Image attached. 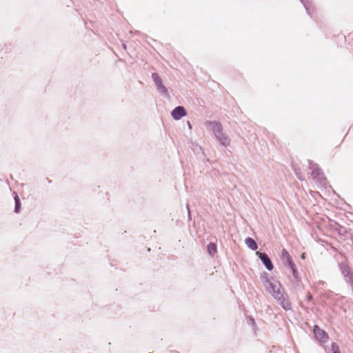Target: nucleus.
Segmentation results:
<instances>
[{"label":"nucleus","mask_w":353,"mask_h":353,"mask_svg":"<svg viewBox=\"0 0 353 353\" xmlns=\"http://www.w3.org/2000/svg\"><path fill=\"white\" fill-rule=\"evenodd\" d=\"M264 286L266 290L275 299L279 300L283 297L281 286L279 282L272 281L267 278L265 279Z\"/></svg>","instance_id":"nucleus-1"},{"label":"nucleus","mask_w":353,"mask_h":353,"mask_svg":"<svg viewBox=\"0 0 353 353\" xmlns=\"http://www.w3.org/2000/svg\"><path fill=\"white\" fill-rule=\"evenodd\" d=\"M281 257L283 261H286L288 266L290 268V269L292 271L293 276H294V278L296 279L298 277V272L296 269L295 264L293 262L290 253L285 249H283L281 251Z\"/></svg>","instance_id":"nucleus-2"},{"label":"nucleus","mask_w":353,"mask_h":353,"mask_svg":"<svg viewBox=\"0 0 353 353\" xmlns=\"http://www.w3.org/2000/svg\"><path fill=\"white\" fill-rule=\"evenodd\" d=\"M314 333L316 339L321 343H325L328 339L327 334L317 325L314 327Z\"/></svg>","instance_id":"nucleus-3"},{"label":"nucleus","mask_w":353,"mask_h":353,"mask_svg":"<svg viewBox=\"0 0 353 353\" xmlns=\"http://www.w3.org/2000/svg\"><path fill=\"white\" fill-rule=\"evenodd\" d=\"M340 268L346 280L347 281H353V273L350 266L347 263H342L340 264Z\"/></svg>","instance_id":"nucleus-4"},{"label":"nucleus","mask_w":353,"mask_h":353,"mask_svg":"<svg viewBox=\"0 0 353 353\" xmlns=\"http://www.w3.org/2000/svg\"><path fill=\"white\" fill-rule=\"evenodd\" d=\"M256 254L259 257V259L262 261L263 263L265 266V268L268 270H272L274 268V266L272 263L271 260L268 257V254L265 253H262L259 251L256 252Z\"/></svg>","instance_id":"nucleus-5"},{"label":"nucleus","mask_w":353,"mask_h":353,"mask_svg":"<svg viewBox=\"0 0 353 353\" xmlns=\"http://www.w3.org/2000/svg\"><path fill=\"white\" fill-rule=\"evenodd\" d=\"M186 115L185 110L182 106H178L174 108L172 112V116L176 120L180 119L181 117Z\"/></svg>","instance_id":"nucleus-6"},{"label":"nucleus","mask_w":353,"mask_h":353,"mask_svg":"<svg viewBox=\"0 0 353 353\" xmlns=\"http://www.w3.org/2000/svg\"><path fill=\"white\" fill-rule=\"evenodd\" d=\"M210 124L212 126V129L216 137L220 135H223V128L220 123L214 121L211 122Z\"/></svg>","instance_id":"nucleus-7"},{"label":"nucleus","mask_w":353,"mask_h":353,"mask_svg":"<svg viewBox=\"0 0 353 353\" xmlns=\"http://www.w3.org/2000/svg\"><path fill=\"white\" fill-rule=\"evenodd\" d=\"M245 243L248 245V247L252 250H256L257 249L256 243L253 239L250 237H248L245 239Z\"/></svg>","instance_id":"nucleus-8"},{"label":"nucleus","mask_w":353,"mask_h":353,"mask_svg":"<svg viewBox=\"0 0 353 353\" xmlns=\"http://www.w3.org/2000/svg\"><path fill=\"white\" fill-rule=\"evenodd\" d=\"M152 79L153 81L155 82V84L159 87V88H165L163 86V83H162V81L160 78V77L159 76L158 74L157 73H153L152 75Z\"/></svg>","instance_id":"nucleus-9"},{"label":"nucleus","mask_w":353,"mask_h":353,"mask_svg":"<svg viewBox=\"0 0 353 353\" xmlns=\"http://www.w3.org/2000/svg\"><path fill=\"white\" fill-rule=\"evenodd\" d=\"M216 138L219 139L221 143L224 145H228L230 144V139L228 137L225 136L223 134L222 136L220 135Z\"/></svg>","instance_id":"nucleus-10"},{"label":"nucleus","mask_w":353,"mask_h":353,"mask_svg":"<svg viewBox=\"0 0 353 353\" xmlns=\"http://www.w3.org/2000/svg\"><path fill=\"white\" fill-rule=\"evenodd\" d=\"M208 252L210 255H214L216 252V245L214 243H210L208 245Z\"/></svg>","instance_id":"nucleus-11"},{"label":"nucleus","mask_w":353,"mask_h":353,"mask_svg":"<svg viewBox=\"0 0 353 353\" xmlns=\"http://www.w3.org/2000/svg\"><path fill=\"white\" fill-rule=\"evenodd\" d=\"M14 201H15V212L17 213H18L20 210L21 203H20L19 198L17 194L14 196Z\"/></svg>","instance_id":"nucleus-12"},{"label":"nucleus","mask_w":353,"mask_h":353,"mask_svg":"<svg viewBox=\"0 0 353 353\" xmlns=\"http://www.w3.org/2000/svg\"><path fill=\"white\" fill-rule=\"evenodd\" d=\"M332 350L333 353H341L338 345L335 343L332 344Z\"/></svg>","instance_id":"nucleus-13"},{"label":"nucleus","mask_w":353,"mask_h":353,"mask_svg":"<svg viewBox=\"0 0 353 353\" xmlns=\"http://www.w3.org/2000/svg\"><path fill=\"white\" fill-rule=\"evenodd\" d=\"M312 295L310 294H307V299L310 301V300H312Z\"/></svg>","instance_id":"nucleus-14"},{"label":"nucleus","mask_w":353,"mask_h":353,"mask_svg":"<svg viewBox=\"0 0 353 353\" xmlns=\"http://www.w3.org/2000/svg\"><path fill=\"white\" fill-rule=\"evenodd\" d=\"M305 253H303V254H302V255H301V258H302V259H305Z\"/></svg>","instance_id":"nucleus-15"}]
</instances>
